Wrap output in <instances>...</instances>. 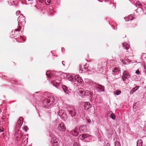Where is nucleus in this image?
Instances as JSON below:
<instances>
[{
	"label": "nucleus",
	"instance_id": "20",
	"mask_svg": "<svg viewBox=\"0 0 146 146\" xmlns=\"http://www.w3.org/2000/svg\"><path fill=\"white\" fill-rule=\"evenodd\" d=\"M62 87L63 89L64 92L65 93H66L68 91V88L65 85H63L62 86Z\"/></svg>",
	"mask_w": 146,
	"mask_h": 146
},
{
	"label": "nucleus",
	"instance_id": "1",
	"mask_svg": "<svg viewBox=\"0 0 146 146\" xmlns=\"http://www.w3.org/2000/svg\"><path fill=\"white\" fill-rule=\"evenodd\" d=\"M58 129L61 131H64L66 129V126L63 123H61L58 125Z\"/></svg>",
	"mask_w": 146,
	"mask_h": 146
},
{
	"label": "nucleus",
	"instance_id": "8",
	"mask_svg": "<svg viewBox=\"0 0 146 146\" xmlns=\"http://www.w3.org/2000/svg\"><path fill=\"white\" fill-rule=\"evenodd\" d=\"M70 77L73 80H75L79 82L80 81V82H81L80 81L81 80V77L78 76H75L74 78L73 76H70Z\"/></svg>",
	"mask_w": 146,
	"mask_h": 146
},
{
	"label": "nucleus",
	"instance_id": "28",
	"mask_svg": "<svg viewBox=\"0 0 146 146\" xmlns=\"http://www.w3.org/2000/svg\"><path fill=\"white\" fill-rule=\"evenodd\" d=\"M45 3L48 4H49L50 2V0H44Z\"/></svg>",
	"mask_w": 146,
	"mask_h": 146
},
{
	"label": "nucleus",
	"instance_id": "36",
	"mask_svg": "<svg viewBox=\"0 0 146 146\" xmlns=\"http://www.w3.org/2000/svg\"><path fill=\"white\" fill-rule=\"evenodd\" d=\"M17 30V29H16V31Z\"/></svg>",
	"mask_w": 146,
	"mask_h": 146
},
{
	"label": "nucleus",
	"instance_id": "11",
	"mask_svg": "<svg viewBox=\"0 0 146 146\" xmlns=\"http://www.w3.org/2000/svg\"><path fill=\"white\" fill-rule=\"evenodd\" d=\"M78 129L76 128L75 129L72 131V133L75 136H77L78 135V132L77 131Z\"/></svg>",
	"mask_w": 146,
	"mask_h": 146
},
{
	"label": "nucleus",
	"instance_id": "12",
	"mask_svg": "<svg viewBox=\"0 0 146 146\" xmlns=\"http://www.w3.org/2000/svg\"><path fill=\"white\" fill-rule=\"evenodd\" d=\"M59 141L58 139L55 137H53L51 139V142L53 144Z\"/></svg>",
	"mask_w": 146,
	"mask_h": 146
},
{
	"label": "nucleus",
	"instance_id": "35",
	"mask_svg": "<svg viewBox=\"0 0 146 146\" xmlns=\"http://www.w3.org/2000/svg\"><path fill=\"white\" fill-rule=\"evenodd\" d=\"M88 121L89 123H90L91 122V121L90 119L88 120Z\"/></svg>",
	"mask_w": 146,
	"mask_h": 146
},
{
	"label": "nucleus",
	"instance_id": "27",
	"mask_svg": "<svg viewBox=\"0 0 146 146\" xmlns=\"http://www.w3.org/2000/svg\"><path fill=\"white\" fill-rule=\"evenodd\" d=\"M23 129L26 132L29 129V128L27 126H25L24 127Z\"/></svg>",
	"mask_w": 146,
	"mask_h": 146
},
{
	"label": "nucleus",
	"instance_id": "19",
	"mask_svg": "<svg viewBox=\"0 0 146 146\" xmlns=\"http://www.w3.org/2000/svg\"><path fill=\"white\" fill-rule=\"evenodd\" d=\"M72 117L76 115V113L74 111L72 110H70L69 111Z\"/></svg>",
	"mask_w": 146,
	"mask_h": 146
},
{
	"label": "nucleus",
	"instance_id": "22",
	"mask_svg": "<svg viewBox=\"0 0 146 146\" xmlns=\"http://www.w3.org/2000/svg\"><path fill=\"white\" fill-rule=\"evenodd\" d=\"M141 142L142 141L141 140H138L137 142V146H142Z\"/></svg>",
	"mask_w": 146,
	"mask_h": 146
},
{
	"label": "nucleus",
	"instance_id": "18",
	"mask_svg": "<svg viewBox=\"0 0 146 146\" xmlns=\"http://www.w3.org/2000/svg\"><path fill=\"white\" fill-rule=\"evenodd\" d=\"M139 88V87L138 86H136L135 87L133 88L132 90L131 91V94L133 93L134 92L136 91Z\"/></svg>",
	"mask_w": 146,
	"mask_h": 146
},
{
	"label": "nucleus",
	"instance_id": "15",
	"mask_svg": "<svg viewBox=\"0 0 146 146\" xmlns=\"http://www.w3.org/2000/svg\"><path fill=\"white\" fill-rule=\"evenodd\" d=\"M120 68L117 67H115L112 69V72H119L120 70Z\"/></svg>",
	"mask_w": 146,
	"mask_h": 146
},
{
	"label": "nucleus",
	"instance_id": "31",
	"mask_svg": "<svg viewBox=\"0 0 146 146\" xmlns=\"http://www.w3.org/2000/svg\"><path fill=\"white\" fill-rule=\"evenodd\" d=\"M4 130V129L2 127H0V132H2Z\"/></svg>",
	"mask_w": 146,
	"mask_h": 146
},
{
	"label": "nucleus",
	"instance_id": "16",
	"mask_svg": "<svg viewBox=\"0 0 146 146\" xmlns=\"http://www.w3.org/2000/svg\"><path fill=\"white\" fill-rule=\"evenodd\" d=\"M89 136H90L88 134H85V133L83 134L82 135V137H81V139H83L84 138H87V137H89Z\"/></svg>",
	"mask_w": 146,
	"mask_h": 146
},
{
	"label": "nucleus",
	"instance_id": "24",
	"mask_svg": "<svg viewBox=\"0 0 146 146\" xmlns=\"http://www.w3.org/2000/svg\"><path fill=\"white\" fill-rule=\"evenodd\" d=\"M115 115L114 113H112L111 115V118L113 119H114L115 118Z\"/></svg>",
	"mask_w": 146,
	"mask_h": 146
},
{
	"label": "nucleus",
	"instance_id": "2",
	"mask_svg": "<svg viewBox=\"0 0 146 146\" xmlns=\"http://www.w3.org/2000/svg\"><path fill=\"white\" fill-rule=\"evenodd\" d=\"M130 77V76L128 72L124 71L123 73V75L122 76V78L123 81L126 79H127Z\"/></svg>",
	"mask_w": 146,
	"mask_h": 146
},
{
	"label": "nucleus",
	"instance_id": "9",
	"mask_svg": "<svg viewBox=\"0 0 146 146\" xmlns=\"http://www.w3.org/2000/svg\"><path fill=\"white\" fill-rule=\"evenodd\" d=\"M64 111L63 110H61L59 111L58 113L59 115L62 118H63L64 117V115H65V114L64 113Z\"/></svg>",
	"mask_w": 146,
	"mask_h": 146
},
{
	"label": "nucleus",
	"instance_id": "17",
	"mask_svg": "<svg viewBox=\"0 0 146 146\" xmlns=\"http://www.w3.org/2000/svg\"><path fill=\"white\" fill-rule=\"evenodd\" d=\"M121 91L119 90H117L113 92L114 94L115 95H119L121 94Z\"/></svg>",
	"mask_w": 146,
	"mask_h": 146
},
{
	"label": "nucleus",
	"instance_id": "33",
	"mask_svg": "<svg viewBox=\"0 0 146 146\" xmlns=\"http://www.w3.org/2000/svg\"><path fill=\"white\" fill-rule=\"evenodd\" d=\"M140 72L139 71V70H137L136 71V73L137 74H139Z\"/></svg>",
	"mask_w": 146,
	"mask_h": 146
},
{
	"label": "nucleus",
	"instance_id": "7",
	"mask_svg": "<svg viewBox=\"0 0 146 146\" xmlns=\"http://www.w3.org/2000/svg\"><path fill=\"white\" fill-rule=\"evenodd\" d=\"M47 99L48 101V102L49 103L50 105L52 104V103L54 101V98L52 96L48 97Z\"/></svg>",
	"mask_w": 146,
	"mask_h": 146
},
{
	"label": "nucleus",
	"instance_id": "6",
	"mask_svg": "<svg viewBox=\"0 0 146 146\" xmlns=\"http://www.w3.org/2000/svg\"><path fill=\"white\" fill-rule=\"evenodd\" d=\"M86 65L83 66H81L80 67V69L82 72H85L88 71V69L85 67Z\"/></svg>",
	"mask_w": 146,
	"mask_h": 146
},
{
	"label": "nucleus",
	"instance_id": "10",
	"mask_svg": "<svg viewBox=\"0 0 146 146\" xmlns=\"http://www.w3.org/2000/svg\"><path fill=\"white\" fill-rule=\"evenodd\" d=\"M18 21H19V23H23L25 22L24 17L22 16L21 17L19 16L18 18Z\"/></svg>",
	"mask_w": 146,
	"mask_h": 146
},
{
	"label": "nucleus",
	"instance_id": "23",
	"mask_svg": "<svg viewBox=\"0 0 146 146\" xmlns=\"http://www.w3.org/2000/svg\"><path fill=\"white\" fill-rule=\"evenodd\" d=\"M115 146H121V145L119 141H116L115 142Z\"/></svg>",
	"mask_w": 146,
	"mask_h": 146
},
{
	"label": "nucleus",
	"instance_id": "30",
	"mask_svg": "<svg viewBox=\"0 0 146 146\" xmlns=\"http://www.w3.org/2000/svg\"><path fill=\"white\" fill-rule=\"evenodd\" d=\"M73 146H79V145L78 143L76 142L73 144Z\"/></svg>",
	"mask_w": 146,
	"mask_h": 146
},
{
	"label": "nucleus",
	"instance_id": "32",
	"mask_svg": "<svg viewBox=\"0 0 146 146\" xmlns=\"http://www.w3.org/2000/svg\"><path fill=\"white\" fill-rule=\"evenodd\" d=\"M79 92L80 93V94H82L83 93V91L82 90H80L79 91Z\"/></svg>",
	"mask_w": 146,
	"mask_h": 146
},
{
	"label": "nucleus",
	"instance_id": "25",
	"mask_svg": "<svg viewBox=\"0 0 146 146\" xmlns=\"http://www.w3.org/2000/svg\"><path fill=\"white\" fill-rule=\"evenodd\" d=\"M134 19V17L133 15H130L129 16V19L130 20H133Z\"/></svg>",
	"mask_w": 146,
	"mask_h": 146
},
{
	"label": "nucleus",
	"instance_id": "26",
	"mask_svg": "<svg viewBox=\"0 0 146 146\" xmlns=\"http://www.w3.org/2000/svg\"><path fill=\"white\" fill-rule=\"evenodd\" d=\"M59 141L58 142H57L53 144V145L54 146H58L59 145Z\"/></svg>",
	"mask_w": 146,
	"mask_h": 146
},
{
	"label": "nucleus",
	"instance_id": "3",
	"mask_svg": "<svg viewBox=\"0 0 146 146\" xmlns=\"http://www.w3.org/2000/svg\"><path fill=\"white\" fill-rule=\"evenodd\" d=\"M92 106V105L89 102H86L84 105V108L86 110H88Z\"/></svg>",
	"mask_w": 146,
	"mask_h": 146
},
{
	"label": "nucleus",
	"instance_id": "4",
	"mask_svg": "<svg viewBox=\"0 0 146 146\" xmlns=\"http://www.w3.org/2000/svg\"><path fill=\"white\" fill-rule=\"evenodd\" d=\"M23 122V118H19L17 121V126H18L19 127H20Z\"/></svg>",
	"mask_w": 146,
	"mask_h": 146
},
{
	"label": "nucleus",
	"instance_id": "29",
	"mask_svg": "<svg viewBox=\"0 0 146 146\" xmlns=\"http://www.w3.org/2000/svg\"><path fill=\"white\" fill-rule=\"evenodd\" d=\"M46 74L47 75V76L49 77L50 76H51L52 75V74L49 73L48 72H46Z\"/></svg>",
	"mask_w": 146,
	"mask_h": 146
},
{
	"label": "nucleus",
	"instance_id": "14",
	"mask_svg": "<svg viewBox=\"0 0 146 146\" xmlns=\"http://www.w3.org/2000/svg\"><path fill=\"white\" fill-rule=\"evenodd\" d=\"M123 46L126 50L129 49V46L126 43H123Z\"/></svg>",
	"mask_w": 146,
	"mask_h": 146
},
{
	"label": "nucleus",
	"instance_id": "5",
	"mask_svg": "<svg viewBox=\"0 0 146 146\" xmlns=\"http://www.w3.org/2000/svg\"><path fill=\"white\" fill-rule=\"evenodd\" d=\"M48 102V101L47 99H46L43 101L42 103L43 106L45 107H47L50 106V104Z\"/></svg>",
	"mask_w": 146,
	"mask_h": 146
},
{
	"label": "nucleus",
	"instance_id": "13",
	"mask_svg": "<svg viewBox=\"0 0 146 146\" xmlns=\"http://www.w3.org/2000/svg\"><path fill=\"white\" fill-rule=\"evenodd\" d=\"M96 88H99L102 90V91L103 92L104 91V87L100 84H98V85H97L96 86Z\"/></svg>",
	"mask_w": 146,
	"mask_h": 146
},
{
	"label": "nucleus",
	"instance_id": "34",
	"mask_svg": "<svg viewBox=\"0 0 146 146\" xmlns=\"http://www.w3.org/2000/svg\"><path fill=\"white\" fill-rule=\"evenodd\" d=\"M62 63L63 65H65V62L64 61H62Z\"/></svg>",
	"mask_w": 146,
	"mask_h": 146
},
{
	"label": "nucleus",
	"instance_id": "21",
	"mask_svg": "<svg viewBox=\"0 0 146 146\" xmlns=\"http://www.w3.org/2000/svg\"><path fill=\"white\" fill-rule=\"evenodd\" d=\"M84 94L85 96H88L90 94V92L88 90H85L84 91Z\"/></svg>",
	"mask_w": 146,
	"mask_h": 146
}]
</instances>
